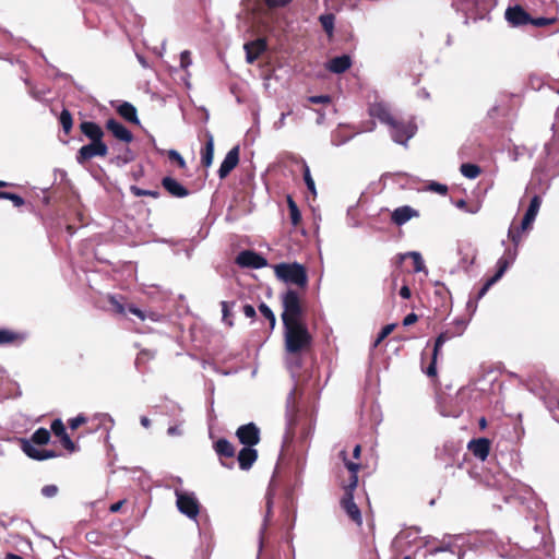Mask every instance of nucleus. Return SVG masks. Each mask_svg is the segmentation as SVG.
Returning a JSON list of instances; mask_svg holds the SVG:
<instances>
[{
  "mask_svg": "<svg viewBox=\"0 0 559 559\" xmlns=\"http://www.w3.org/2000/svg\"><path fill=\"white\" fill-rule=\"evenodd\" d=\"M50 432H53L56 437H60L67 432L63 421L60 418L52 420L50 425Z\"/></svg>",
  "mask_w": 559,
  "mask_h": 559,
  "instance_id": "nucleus-40",
  "label": "nucleus"
},
{
  "mask_svg": "<svg viewBox=\"0 0 559 559\" xmlns=\"http://www.w3.org/2000/svg\"><path fill=\"white\" fill-rule=\"evenodd\" d=\"M340 456L345 465V467L350 473L348 484L344 486L345 495L341 501L343 509L347 513V515L357 524H361V513L359 508L354 501V490L358 485V472L360 469V464L354 461H350L347 457V453L345 450L340 452Z\"/></svg>",
  "mask_w": 559,
  "mask_h": 559,
  "instance_id": "nucleus-2",
  "label": "nucleus"
},
{
  "mask_svg": "<svg viewBox=\"0 0 559 559\" xmlns=\"http://www.w3.org/2000/svg\"><path fill=\"white\" fill-rule=\"evenodd\" d=\"M518 257L516 247H508L502 257L497 261V272L495 275L489 277L483 287L479 289L476 296V301L480 300L489 290V288L496 284L506 273V271L513 264Z\"/></svg>",
  "mask_w": 559,
  "mask_h": 559,
  "instance_id": "nucleus-5",
  "label": "nucleus"
},
{
  "mask_svg": "<svg viewBox=\"0 0 559 559\" xmlns=\"http://www.w3.org/2000/svg\"><path fill=\"white\" fill-rule=\"evenodd\" d=\"M108 301L114 307V309H115V311L117 313H119V314H123L124 313L126 308H124V306L122 305V302L120 301V299L117 296L109 295L108 296Z\"/></svg>",
  "mask_w": 559,
  "mask_h": 559,
  "instance_id": "nucleus-45",
  "label": "nucleus"
},
{
  "mask_svg": "<svg viewBox=\"0 0 559 559\" xmlns=\"http://www.w3.org/2000/svg\"><path fill=\"white\" fill-rule=\"evenodd\" d=\"M239 163V146L236 145L228 151L218 169V177L226 178Z\"/></svg>",
  "mask_w": 559,
  "mask_h": 559,
  "instance_id": "nucleus-13",
  "label": "nucleus"
},
{
  "mask_svg": "<svg viewBox=\"0 0 559 559\" xmlns=\"http://www.w3.org/2000/svg\"><path fill=\"white\" fill-rule=\"evenodd\" d=\"M176 506L180 513L190 520L197 521L200 513V503L194 492L185 491L181 488H175Z\"/></svg>",
  "mask_w": 559,
  "mask_h": 559,
  "instance_id": "nucleus-7",
  "label": "nucleus"
},
{
  "mask_svg": "<svg viewBox=\"0 0 559 559\" xmlns=\"http://www.w3.org/2000/svg\"><path fill=\"white\" fill-rule=\"evenodd\" d=\"M416 216H418V212L416 210L408 205H404L394 210L392 213V221L400 226Z\"/></svg>",
  "mask_w": 559,
  "mask_h": 559,
  "instance_id": "nucleus-21",
  "label": "nucleus"
},
{
  "mask_svg": "<svg viewBox=\"0 0 559 559\" xmlns=\"http://www.w3.org/2000/svg\"><path fill=\"white\" fill-rule=\"evenodd\" d=\"M278 280L305 288L308 284V275L304 265L294 263H280L274 266Z\"/></svg>",
  "mask_w": 559,
  "mask_h": 559,
  "instance_id": "nucleus-4",
  "label": "nucleus"
},
{
  "mask_svg": "<svg viewBox=\"0 0 559 559\" xmlns=\"http://www.w3.org/2000/svg\"><path fill=\"white\" fill-rule=\"evenodd\" d=\"M128 311L134 316H136L139 319H141L142 321H144V311L141 310L140 308H138L136 306L134 305H129L128 306Z\"/></svg>",
  "mask_w": 559,
  "mask_h": 559,
  "instance_id": "nucleus-59",
  "label": "nucleus"
},
{
  "mask_svg": "<svg viewBox=\"0 0 559 559\" xmlns=\"http://www.w3.org/2000/svg\"><path fill=\"white\" fill-rule=\"evenodd\" d=\"M242 311H243V314L247 317V318H254L255 317V309L253 306L251 305H245L242 307Z\"/></svg>",
  "mask_w": 559,
  "mask_h": 559,
  "instance_id": "nucleus-62",
  "label": "nucleus"
},
{
  "mask_svg": "<svg viewBox=\"0 0 559 559\" xmlns=\"http://www.w3.org/2000/svg\"><path fill=\"white\" fill-rule=\"evenodd\" d=\"M50 440V430L37 428V445L47 444Z\"/></svg>",
  "mask_w": 559,
  "mask_h": 559,
  "instance_id": "nucleus-44",
  "label": "nucleus"
},
{
  "mask_svg": "<svg viewBox=\"0 0 559 559\" xmlns=\"http://www.w3.org/2000/svg\"><path fill=\"white\" fill-rule=\"evenodd\" d=\"M417 320H418L417 314H416V313H414V312H411V313H408V314L404 318V320H403V324H404L405 326H409V325L414 324Z\"/></svg>",
  "mask_w": 559,
  "mask_h": 559,
  "instance_id": "nucleus-61",
  "label": "nucleus"
},
{
  "mask_svg": "<svg viewBox=\"0 0 559 559\" xmlns=\"http://www.w3.org/2000/svg\"><path fill=\"white\" fill-rule=\"evenodd\" d=\"M320 23L323 29L331 36L334 29V15L333 14H323L320 16Z\"/></svg>",
  "mask_w": 559,
  "mask_h": 559,
  "instance_id": "nucleus-34",
  "label": "nucleus"
},
{
  "mask_svg": "<svg viewBox=\"0 0 559 559\" xmlns=\"http://www.w3.org/2000/svg\"><path fill=\"white\" fill-rule=\"evenodd\" d=\"M106 128L112 133L115 138L126 143H130L133 140L132 133L118 120L109 119L106 122Z\"/></svg>",
  "mask_w": 559,
  "mask_h": 559,
  "instance_id": "nucleus-17",
  "label": "nucleus"
},
{
  "mask_svg": "<svg viewBox=\"0 0 559 559\" xmlns=\"http://www.w3.org/2000/svg\"><path fill=\"white\" fill-rule=\"evenodd\" d=\"M168 157H169V159L175 160L180 168L186 167V162H185L183 157L176 150H170L168 152Z\"/></svg>",
  "mask_w": 559,
  "mask_h": 559,
  "instance_id": "nucleus-50",
  "label": "nucleus"
},
{
  "mask_svg": "<svg viewBox=\"0 0 559 559\" xmlns=\"http://www.w3.org/2000/svg\"><path fill=\"white\" fill-rule=\"evenodd\" d=\"M86 420L87 418L84 415H78L69 420V427L74 430L85 424Z\"/></svg>",
  "mask_w": 559,
  "mask_h": 559,
  "instance_id": "nucleus-51",
  "label": "nucleus"
},
{
  "mask_svg": "<svg viewBox=\"0 0 559 559\" xmlns=\"http://www.w3.org/2000/svg\"><path fill=\"white\" fill-rule=\"evenodd\" d=\"M308 100L312 104H328L331 102V97L329 95H318L310 96Z\"/></svg>",
  "mask_w": 559,
  "mask_h": 559,
  "instance_id": "nucleus-55",
  "label": "nucleus"
},
{
  "mask_svg": "<svg viewBox=\"0 0 559 559\" xmlns=\"http://www.w3.org/2000/svg\"><path fill=\"white\" fill-rule=\"evenodd\" d=\"M293 0H264L265 4L271 8H282L289 4Z\"/></svg>",
  "mask_w": 559,
  "mask_h": 559,
  "instance_id": "nucleus-53",
  "label": "nucleus"
},
{
  "mask_svg": "<svg viewBox=\"0 0 559 559\" xmlns=\"http://www.w3.org/2000/svg\"><path fill=\"white\" fill-rule=\"evenodd\" d=\"M16 442L28 457L35 460V433H33L28 439L16 438Z\"/></svg>",
  "mask_w": 559,
  "mask_h": 559,
  "instance_id": "nucleus-30",
  "label": "nucleus"
},
{
  "mask_svg": "<svg viewBox=\"0 0 559 559\" xmlns=\"http://www.w3.org/2000/svg\"><path fill=\"white\" fill-rule=\"evenodd\" d=\"M17 337V334L9 330H0V345L13 343Z\"/></svg>",
  "mask_w": 559,
  "mask_h": 559,
  "instance_id": "nucleus-43",
  "label": "nucleus"
},
{
  "mask_svg": "<svg viewBox=\"0 0 559 559\" xmlns=\"http://www.w3.org/2000/svg\"><path fill=\"white\" fill-rule=\"evenodd\" d=\"M400 262L409 265L411 271L419 273L425 271V263L423 257L417 251H409L399 255Z\"/></svg>",
  "mask_w": 559,
  "mask_h": 559,
  "instance_id": "nucleus-15",
  "label": "nucleus"
},
{
  "mask_svg": "<svg viewBox=\"0 0 559 559\" xmlns=\"http://www.w3.org/2000/svg\"><path fill=\"white\" fill-rule=\"evenodd\" d=\"M456 336L457 335L454 334L453 330H451V329H447L445 331L441 332L435 342V347H433L435 358L438 356V353L441 349V347L443 346V344Z\"/></svg>",
  "mask_w": 559,
  "mask_h": 559,
  "instance_id": "nucleus-31",
  "label": "nucleus"
},
{
  "mask_svg": "<svg viewBox=\"0 0 559 559\" xmlns=\"http://www.w3.org/2000/svg\"><path fill=\"white\" fill-rule=\"evenodd\" d=\"M292 115V110L283 112L277 121L274 122L273 127L275 130H281L286 124V117Z\"/></svg>",
  "mask_w": 559,
  "mask_h": 559,
  "instance_id": "nucleus-57",
  "label": "nucleus"
},
{
  "mask_svg": "<svg viewBox=\"0 0 559 559\" xmlns=\"http://www.w3.org/2000/svg\"><path fill=\"white\" fill-rule=\"evenodd\" d=\"M282 305H283V313L282 320L283 324H289L293 322H301L300 317L302 313V308L300 304V297L298 293L294 289H288L282 295Z\"/></svg>",
  "mask_w": 559,
  "mask_h": 559,
  "instance_id": "nucleus-6",
  "label": "nucleus"
},
{
  "mask_svg": "<svg viewBox=\"0 0 559 559\" xmlns=\"http://www.w3.org/2000/svg\"><path fill=\"white\" fill-rule=\"evenodd\" d=\"M132 191L138 197L150 195V197H153V198H157L159 195L158 191L142 190V189L136 188V187H132Z\"/></svg>",
  "mask_w": 559,
  "mask_h": 559,
  "instance_id": "nucleus-56",
  "label": "nucleus"
},
{
  "mask_svg": "<svg viewBox=\"0 0 559 559\" xmlns=\"http://www.w3.org/2000/svg\"><path fill=\"white\" fill-rule=\"evenodd\" d=\"M58 453L53 450L37 449V461H44L52 457H57Z\"/></svg>",
  "mask_w": 559,
  "mask_h": 559,
  "instance_id": "nucleus-46",
  "label": "nucleus"
},
{
  "mask_svg": "<svg viewBox=\"0 0 559 559\" xmlns=\"http://www.w3.org/2000/svg\"><path fill=\"white\" fill-rule=\"evenodd\" d=\"M272 508H273L272 497L267 496V498H266V513H265L263 523L261 525V528L259 531V555L261 554L262 548H263L264 534H265L266 527H267L270 519H271Z\"/></svg>",
  "mask_w": 559,
  "mask_h": 559,
  "instance_id": "nucleus-26",
  "label": "nucleus"
},
{
  "mask_svg": "<svg viewBox=\"0 0 559 559\" xmlns=\"http://www.w3.org/2000/svg\"><path fill=\"white\" fill-rule=\"evenodd\" d=\"M368 111L371 117L390 127L391 138L399 144L406 145L417 131V126L414 121L404 122L396 120L392 116L389 106L383 102L370 104Z\"/></svg>",
  "mask_w": 559,
  "mask_h": 559,
  "instance_id": "nucleus-1",
  "label": "nucleus"
},
{
  "mask_svg": "<svg viewBox=\"0 0 559 559\" xmlns=\"http://www.w3.org/2000/svg\"><path fill=\"white\" fill-rule=\"evenodd\" d=\"M162 185L164 189L175 198H186L189 195V190L171 177L163 178Z\"/></svg>",
  "mask_w": 559,
  "mask_h": 559,
  "instance_id": "nucleus-18",
  "label": "nucleus"
},
{
  "mask_svg": "<svg viewBox=\"0 0 559 559\" xmlns=\"http://www.w3.org/2000/svg\"><path fill=\"white\" fill-rule=\"evenodd\" d=\"M259 310L261 314L270 322L271 329L275 326L276 319L272 311V309L264 302H261L259 306Z\"/></svg>",
  "mask_w": 559,
  "mask_h": 559,
  "instance_id": "nucleus-36",
  "label": "nucleus"
},
{
  "mask_svg": "<svg viewBox=\"0 0 559 559\" xmlns=\"http://www.w3.org/2000/svg\"><path fill=\"white\" fill-rule=\"evenodd\" d=\"M128 311L134 316H136L139 319H141L142 321H144V311L141 310L140 308H138L136 306L134 305H129L128 306Z\"/></svg>",
  "mask_w": 559,
  "mask_h": 559,
  "instance_id": "nucleus-60",
  "label": "nucleus"
},
{
  "mask_svg": "<svg viewBox=\"0 0 559 559\" xmlns=\"http://www.w3.org/2000/svg\"><path fill=\"white\" fill-rule=\"evenodd\" d=\"M504 17L513 27L526 25L532 21L530 14L521 5L509 7L506 10Z\"/></svg>",
  "mask_w": 559,
  "mask_h": 559,
  "instance_id": "nucleus-12",
  "label": "nucleus"
},
{
  "mask_svg": "<svg viewBox=\"0 0 559 559\" xmlns=\"http://www.w3.org/2000/svg\"><path fill=\"white\" fill-rule=\"evenodd\" d=\"M191 53L189 50H183L181 53H180V67L181 69L183 70H187L192 61H191Z\"/></svg>",
  "mask_w": 559,
  "mask_h": 559,
  "instance_id": "nucleus-49",
  "label": "nucleus"
},
{
  "mask_svg": "<svg viewBox=\"0 0 559 559\" xmlns=\"http://www.w3.org/2000/svg\"><path fill=\"white\" fill-rule=\"evenodd\" d=\"M288 207H289V214L290 219L294 225H297L300 222V213L296 205V203L293 201L290 197H288Z\"/></svg>",
  "mask_w": 559,
  "mask_h": 559,
  "instance_id": "nucleus-39",
  "label": "nucleus"
},
{
  "mask_svg": "<svg viewBox=\"0 0 559 559\" xmlns=\"http://www.w3.org/2000/svg\"><path fill=\"white\" fill-rule=\"evenodd\" d=\"M11 186H13V185L9 183L7 181L0 180V189L7 188V187H11ZM0 199L12 201L13 205L15 207H20V206H22L24 204V200H23L22 197L15 194V193H12V192L3 191V190H0Z\"/></svg>",
  "mask_w": 559,
  "mask_h": 559,
  "instance_id": "nucleus-28",
  "label": "nucleus"
},
{
  "mask_svg": "<svg viewBox=\"0 0 559 559\" xmlns=\"http://www.w3.org/2000/svg\"><path fill=\"white\" fill-rule=\"evenodd\" d=\"M205 146L201 152V163L204 167H210L214 158V138L210 132H206Z\"/></svg>",
  "mask_w": 559,
  "mask_h": 559,
  "instance_id": "nucleus-24",
  "label": "nucleus"
},
{
  "mask_svg": "<svg viewBox=\"0 0 559 559\" xmlns=\"http://www.w3.org/2000/svg\"><path fill=\"white\" fill-rule=\"evenodd\" d=\"M60 123L62 126L63 131L68 134L72 129V116L71 114L64 109L60 114Z\"/></svg>",
  "mask_w": 559,
  "mask_h": 559,
  "instance_id": "nucleus-37",
  "label": "nucleus"
},
{
  "mask_svg": "<svg viewBox=\"0 0 559 559\" xmlns=\"http://www.w3.org/2000/svg\"><path fill=\"white\" fill-rule=\"evenodd\" d=\"M181 424L182 423H179L178 425L170 426L167 429L168 436H170V437L181 436L183 433L182 428H181Z\"/></svg>",
  "mask_w": 559,
  "mask_h": 559,
  "instance_id": "nucleus-58",
  "label": "nucleus"
},
{
  "mask_svg": "<svg viewBox=\"0 0 559 559\" xmlns=\"http://www.w3.org/2000/svg\"><path fill=\"white\" fill-rule=\"evenodd\" d=\"M99 420H100V423H102V424H104V425H105L106 423H109V424H110L109 429H110V428H112V427H114V425H115V420H114V418H112L109 414H100V415H99Z\"/></svg>",
  "mask_w": 559,
  "mask_h": 559,
  "instance_id": "nucleus-64",
  "label": "nucleus"
},
{
  "mask_svg": "<svg viewBox=\"0 0 559 559\" xmlns=\"http://www.w3.org/2000/svg\"><path fill=\"white\" fill-rule=\"evenodd\" d=\"M429 190L439 194H445L448 192V187L439 182H432L429 185Z\"/></svg>",
  "mask_w": 559,
  "mask_h": 559,
  "instance_id": "nucleus-54",
  "label": "nucleus"
},
{
  "mask_svg": "<svg viewBox=\"0 0 559 559\" xmlns=\"http://www.w3.org/2000/svg\"><path fill=\"white\" fill-rule=\"evenodd\" d=\"M58 490L56 485H47L41 488V495L46 498H52L58 493Z\"/></svg>",
  "mask_w": 559,
  "mask_h": 559,
  "instance_id": "nucleus-52",
  "label": "nucleus"
},
{
  "mask_svg": "<svg viewBox=\"0 0 559 559\" xmlns=\"http://www.w3.org/2000/svg\"><path fill=\"white\" fill-rule=\"evenodd\" d=\"M235 262L241 269L259 270L267 265V261L263 255L251 250L241 251Z\"/></svg>",
  "mask_w": 559,
  "mask_h": 559,
  "instance_id": "nucleus-10",
  "label": "nucleus"
},
{
  "mask_svg": "<svg viewBox=\"0 0 559 559\" xmlns=\"http://www.w3.org/2000/svg\"><path fill=\"white\" fill-rule=\"evenodd\" d=\"M429 555L435 559H462L461 552L451 549L449 544L431 548Z\"/></svg>",
  "mask_w": 559,
  "mask_h": 559,
  "instance_id": "nucleus-22",
  "label": "nucleus"
},
{
  "mask_svg": "<svg viewBox=\"0 0 559 559\" xmlns=\"http://www.w3.org/2000/svg\"><path fill=\"white\" fill-rule=\"evenodd\" d=\"M60 439L61 444L69 453H74L79 451V447L71 440L69 435L66 432L64 435L58 437Z\"/></svg>",
  "mask_w": 559,
  "mask_h": 559,
  "instance_id": "nucleus-38",
  "label": "nucleus"
},
{
  "mask_svg": "<svg viewBox=\"0 0 559 559\" xmlns=\"http://www.w3.org/2000/svg\"><path fill=\"white\" fill-rule=\"evenodd\" d=\"M119 115L126 120L134 123H139L136 109L130 103H123L118 107Z\"/></svg>",
  "mask_w": 559,
  "mask_h": 559,
  "instance_id": "nucleus-29",
  "label": "nucleus"
},
{
  "mask_svg": "<svg viewBox=\"0 0 559 559\" xmlns=\"http://www.w3.org/2000/svg\"><path fill=\"white\" fill-rule=\"evenodd\" d=\"M285 348L290 355H299L311 347L312 336L302 322L284 324Z\"/></svg>",
  "mask_w": 559,
  "mask_h": 559,
  "instance_id": "nucleus-3",
  "label": "nucleus"
},
{
  "mask_svg": "<svg viewBox=\"0 0 559 559\" xmlns=\"http://www.w3.org/2000/svg\"><path fill=\"white\" fill-rule=\"evenodd\" d=\"M82 133L92 142L103 141L104 132L102 128L92 121H84L80 126Z\"/></svg>",
  "mask_w": 559,
  "mask_h": 559,
  "instance_id": "nucleus-23",
  "label": "nucleus"
},
{
  "mask_svg": "<svg viewBox=\"0 0 559 559\" xmlns=\"http://www.w3.org/2000/svg\"><path fill=\"white\" fill-rule=\"evenodd\" d=\"M461 173L464 177L468 179H475L480 174V168L475 164H462L461 165Z\"/></svg>",
  "mask_w": 559,
  "mask_h": 559,
  "instance_id": "nucleus-32",
  "label": "nucleus"
},
{
  "mask_svg": "<svg viewBox=\"0 0 559 559\" xmlns=\"http://www.w3.org/2000/svg\"><path fill=\"white\" fill-rule=\"evenodd\" d=\"M214 450L218 456L233 457L235 455V448L227 439H218L214 443Z\"/></svg>",
  "mask_w": 559,
  "mask_h": 559,
  "instance_id": "nucleus-27",
  "label": "nucleus"
},
{
  "mask_svg": "<svg viewBox=\"0 0 559 559\" xmlns=\"http://www.w3.org/2000/svg\"><path fill=\"white\" fill-rule=\"evenodd\" d=\"M394 328L395 324H386L385 326H383L380 333L378 334L373 343V346L377 347L386 336L391 334Z\"/></svg>",
  "mask_w": 559,
  "mask_h": 559,
  "instance_id": "nucleus-42",
  "label": "nucleus"
},
{
  "mask_svg": "<svg viewBox=\"0 0 559 559\" xmlns=\"http://www.w3.org/2000/svg\"><path fill=\"white\" fill-rule=\"evenodd\" d=\"M234 304L235 302L229 304L228 301H222L221 302L223 321L226 324H228L229 326L234 325L233 321L229 319V317H230V308H231V306H234Z\"/></svg>",
  "mask_w": 559,
  "mask_h": 559,
  "instance_id": "nucleus-41",
  "label": "nucleus"
},
{
  "mask_svg": "<svg viewBox=\"0 0 559 559\" xmlns=\"http://www.w3.org/2000/svg\"><path fill=\"white\" fill-rule=\"evenodd\" d=\"M468 324V321L463 318H457L453 320V322L450 324L449 329L453 330L454 334L457 336H461L464 331L466 330Z\"/></svg>",
  "mask_w": 559,
  "mask_h": 559,
  "instance_id": "nucleus-33",
  "label": "nucleus"
},
{
  "mask_svg": "<svg viewBox=\"0 0 559 559\" xmlns=\"http://www.w3.org/2000/svg\"><path fill=\"white\" fill-rule=\"evenodd\" d=\"M181 253L183 254L185 260H190L192 257V248L187 247L182 250L175 251L176 255H180Z\"/></svg>",
  "mask_w": 559,
  "mask_h": 559,
  "instance_id": "nucleus-63",
  "label": "nucleus"
},
{
  "mask_svg": "<svg viewBox=\"0 0 559 559\" xmlns=\"http://www.w3.org/2000/svg\"><path fill=\"white\" fill-rule=\"evenodd\" d=\"M236 436L240 443L246 447H253L260 441V430L253 423L240 426L236 431Z\"/></svg>",
  "mask_w": 559,
  "mask_h": 559,
  "instance_id": "nucleus-11",
  "label": "nucleus"
},
{
  "mask_svg": "<svg viewBox=\"0 0 559 559\" xmlns=\"http://www.w3.org/2000/svg\"><path fill=\"white\" fill-rule=\"evenodd\" d=\"M352 66L350 57L347 55L338 56L335 58H332L328 64L326 69L332 73H343L347 69H349Z\"/></svg>",
  "mask_w": 559,
  "mask_h": 559,
  "instance_id": "nucleus-20",
  "label": "nucleus"
},
{
  "mask_svg": "<svg viewBox=\"0 0 559 559\" xmlns=\"http://www.w3.org/2000/svg\"><path fill=\"white\" fill-rule=\"evenodd\" d=\"M165 316L156 311H144V321L150 320L153 322H162L165 320Z\"/></svg>",
  "mask_w": 559,
  "mask_h": 559,
  "instance_id": "nucleus-48",
  "label": "nucleus"
},
{
  "mask_svg": "<svg viewBox=\"0 0 559 559\" xmlns=\"http://www.w3.org/2000/svg\"><path fill=\"white\" fill-rule=\"evenodd\" d=\"M304 180L307 186V189L312 193L313 197L317 195L314 180L311 177L310 169L306 163H304Z\"/></svg>",
  "mask_w": 559,
  "mask_h": 559,
  "instance_id": "nucleus-35",
  "label": "nucleus"
},
{
  "mask_svg": "<svg viewBox=\"0 0 559 559\" xmlns=\"http://www.w3.org/2000/svg\"><path fill=\"white\" fill-rule=\"evenodd\" d=\"M467 448L475 457L485 461L489 455L490 441L486 438L473 439L468 442Z\"/></svg>",
  "mask_w": 559,
  "mask_h": 559,
  "instance_id": "nucleus-14",
  "label": "nucleus"
},
{
  "mask_svg": "<svg viewBox=\"0 0 559 559\" xmlns=\"http://www.w3.org/2000/svg\"><path fill=\"white\" fill-rule=\"evenodd\" d=\"M239 467L243 471H248L258 459L257 450L252 447H245L238 453Z\"/></svg>",
  "mask_w": 559,
  "mask_h": 559,
  "instance_id": "nucleus-19",
  "label": "nucleus"
},
{
  "mask_svg": "<svg viewBox=\"0 0 559 559\" xmlns=\"http://www.w3.org/2000/svg\"><path fill=\"white\" fill-rule=\"evenodd\" d=\"M108 154V147L103 141H95L90 144L83 145L78 154H76V162L81 165H83L85 162L96 157L100 156L104 157Z\"/></svg>",
  "mask_w": 559,
  "mask_h": 559,
  "instance_id": "nucleus-9",
  "label": "nucleus"
},
{
  "mask_svg": "<svg viewBox=\"0 0 559 559\" xmlns=\"http://www.w3.org/2000/svg\"><path fill=\"white\" fill-rule=\"evenodd\" d=\"M296 413L295 390H292L286 400V421L289 430L297 421Z\"/></svg>",
  "mask_w": 559,
  "mask_h": 559,
  "instance_id": "nucleus-25",
  "label": "nucleus"
},
{
  "mask_svg": "<svg viewBox=\"0 0 559 559\" xmlns=\"http://www.w3.org/2000/svg\"><path fill=\"white\" fill-rule=\"evenodd\" d=\"M554 22H555V19H552V17H536V19L532 17V21H530L528 24H532L536 27H544V26L552 24Z\"/></svg>",
  "mask_w": 559,
  "mask_h": 559,
  "instance_id": "nucleus-47",
  "label": "nucleus"
},
{
  "mask_svg": "<svg viewBox=\"0 0 559 559\" xmlns=\"http://www.w3.org/2000/svg\"><path fill=\"white\" fill-rule=\"evenodd\" d=\"M542 204V200L538 195H534L531 200L530 206L519 226L512 224L509 229V237L513 242H519L521 240L520 234L525 231L531 227L533 222L536 218V215L539 211Z\"/></svg>",
  "mask_w": 559,
  "mask_h": 559,
  "instance_id": "nucleus-8",
  "label": "nucleus"
},
{
  "mask_svg": "<svg viewBox=\"0 0 559 559\" xmlns=\"http://www.w3.org/2000/svg\"><path fill=\"white\" fill-rule=\"evenodd\" d=\"M243 48L246 50L247 62L251 64L266 49V43L264 39L259 38V39L246 43Z\"/></svg>",
  "mask_w": 559,
  "mask_h": 559,
  "instance_id": "nucleus-16",
  "label": "nucleus"
}]
</instances>
